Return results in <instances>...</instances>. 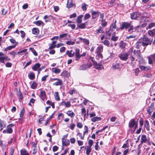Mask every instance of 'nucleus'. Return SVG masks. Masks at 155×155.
<instances>
[{
  "label": "nucleus",
  "mask_w": 155,
  "mask_h": 155,
  "mask_svg": "<svg viewBox=\"0 0 155 155\" xmlns=\"http://www.w3.org/2000/svg\"><path fill=\"white\" fill-rule=\"evenodd\" d=\"M129 54L126 52H123L118 55V57L122 61H126L128 58Z\"/></svg>",
  "instance_id": "7ed1b4c3"
},
{
  "label": "nucleus",
  "mask_w": 155,
  "mask_h": 155,
  "mask_svg": "<svg viewBox=\"0 0 155 155\" xmlns=\"http://www.w3.org/2000/svg\"><path fill=\"white\" fill-rule=\"evenodd\" d=\"M147 18H148L147 17L144 16V15H143L140 19V21L141 22H144V26L146 25L147 22L148 21V20L147 19Z\"/></svg>",
  "instance_id": "f8f14e48"
},
{
  "label": "nucleus",
  "mask_w": 155,
  "mask_h": 155,
  "mask_svg": "<svg viewBox=\"0 0 155 155\" xmlns=\"http://www.w3.org/2000/svg\"><path fill=\"white\" fill-rule=\"evenodd\" d=\"M97 55L96 56V58L98 59H99L100 58H103V56L101 53H97Z\"/></svg>",
  "instance_id": "3c124183"
},
{
  "label": "nucleus",
  "mask_w": 155,
  "mask_h": 155,
  "mask_svg": "<svg viewBox=\"0 0 155 155\" xmlns=\"http://www.w3.org/2000/svg\"><path fill=\"white\" fill-rule=\"evenodd\" d=\"M74 5L72 3V0H68L67 3V7L68 8H70L73 6Z\"/></svg>",
  "instance_id": "412c9836"
},
{
  "label": "nucleus",
  "mask_w": 155,
  "mask_h": 155,
  "mask_svg": "<svg viewBox=\"0 0 155 155\" xmlns=\"http://www.w3.org/2000/svg\"><path fill=\"white\" fill-rule=\"evenodd\" d=\"M75 42L74 41H68L66 42V44L68 45H73L74 44Z\"/></svg>",
  "instance_id": "680f3d73"
},
{
  "label": "nucleus",
  "mask_w": 155,
  "mask_h": 155,
  "mask_svg": "<svg viewBox=\"0 0 155 155\" xmlns=\"http://www.w3.org/2000/svg\"><path fill=\"white\" fill-rule=\"evenodd\" d=\"M83 16V15H81L77 17L76 19V22L78 24H79L81 23L82 20V18Z\"/></svg>",
  "instance_id": "2eb2a0df"
},
{
  "label": "nucleus",
  "mask_w": 155,
  "mask_h": 155,
  "mask_svg": "<svg viewBox=\"0 0 155 155\" xmlns=\"http://www.w3.org/2000/svg\"><path fill=\"white\" fill-rule=\"evenodd\" d=\"M86 111L85 107L81 109V114H83L84 117H85L86 115Z\"/></svg>",
  "instance_id": "5fc2aeb1"
},
{
  "label": "nucleus",
  "mask_w": 155,
  "mask_h": 155,
  "mask_svg": "<svg viewBox=\"0 0 155 155\" xmlns=\"http://www.w3.org/2000/svg\"><path fill=\"white\" fill-rule=\"evenodd\" d=\"M129 147V144L128 143V140L125 141V143H124L122 147V148H128Z\"/></svg>",
  "instance_id": "79ce46f5"
},
{
  "label": "nucleus",
  "mask_w": 155,
  "mask_h": 155,
  "mask_svg": "<svg viewBox=\"0 0 155 155\" xmlns=\"http://www.w3.org/2000/svg\"><path fill=\"white\" fill-rule=\"evenodd\" d=\"M142 46L141 43H138V41H137L136 44V48L137 49H139Z\"/></svg>",
  "instance_id": "4d7b16f0"
},
{
  "label": "nucleus",
  "mask_w": 155,
  "mask_h": 155,
  "mask_svg": "<svg viewBox=\"0 0 155 155\" xmlns=\"http://www.w3.org/2000/svg\"><path fill=\"white\" fill-rule=\"evenodd\" d=\"M32 31L33 34L37 35L39 33V31L38 28H34L32 29Z\"/></svg>",
  "instance_id": "cd10ccee"
},
{
  "label": "nucleus",
  "mask_w": 155,
  "mask_h": 155,
  "mask_svg": "<svg viewBox=\"0 0 155 155\" xmlns=\"http://www.w3.org/2000/svg\"><path fill=\"white\" fill-rule=\"evenodd\" d=\"M25 112V110L24 108H23L21 110L20 114V117L21 118L23 117Z\"/></svg>",
  "instance_id": "09e8293b"
},
{
  "label": "nucleus",
  "mask_w": 155,
  "mask_h": 155,
  "mask_svg": "<svg viewBox=\"0 0 155 155\" xmlns=\"http://www.w3.org/2000/svg\"><path fill=\"white\" fill-rule=\"evenodd\" d=\"M152 42V40H150L148 38L143 37L141 38L138 40V43H141L142 46L144 47V50L148 45H151Z\"/></svg>",
  "instance_id": "f257e3e1"
},
{
  "label": "nucleus",
  "mask_w": 155,
  "mask_h": 155,
  "mask_svg": "<svg viewBox=\"0 0 155 155\" xmlns=\"http://www.w3.org/2000/svg\"><path fill=\"white\" fill-rule=\"evenodd\" d=\"M18 43H16L15 45H13L8 46L6 48V49H8V50H11L12 48H15L16 46L18 45Z\"/></svg>",
  "instance_id": "ea45409f"
},
{
  "label": "nucleus",
  "mask_w": 155,
  "mask_h": 155,
  "mask_svg": "<svg viewBox=\"0 0 155 155\" xmlns=\"http://www.w3.org/2000/svg\"><path fill=\"white\" fill-rule=\"evenodd\" d=\"M54 97L56 100L57 101L60 100V98L58 92H55L54 94Z\"/></svg>",
  "instance_id": "a19ab883"
},
{
  "label": "nucleus",
  "mask_w": 155,
  "mask_h": 155,
  "mask_svg": "<svg viewBox=\"0 0 155 155\" xmlns=\"http://www.w3.org/2000/svg\"><path fill=\"white\" fill-rule=\"evenodd\" d=\"M66 54H67L68 57H74V52H72V50H71L70 51L68 50L66 51Z\"/></svg>",
  "instance_id": "393cba45"
},
{
  "label": "nucleus",
  "mask_w": 155,
  "mask_h": 155,
  "mask_svg": "<svg viewBox=\"0 0 155 155\" xmlns=\"http://www.w3.org/2000/svg\"><path fill=\"white\" fill-rule=\"evenodd\" d=\"M115 32H114L112 35L111 40L113 41H117L118 38V36L115 37Z\"/></svg>",
  "instance_id": "4c0bfd02"
},
{
  "label": "nucleus",
  "mask_w": 155,
  "mask_h": 155,
  "mask_svg": "<svg viewBox=\"0 0 155 155\" xmlns=\"http://www.w3.org/2000/svg\"><path fill=\"white\" fill-rule=\"evenodd\" d=\"M102 28L101 27H100L98 30H97V33H99L102 32Z\"/></svg>",
  "instance_id": "774afa93"
},
{
  "label": "nucleus",
  "mask_w": 155,
  "mask_h": 155,
  "mask_svg": "<svg viewBox=\"0 0 155 155\" xmlns=\"http://www.w3.org/2000/svg\"><path fill=\"white\" fill-rule=\"evenodd\" d=\"M52 71L56 74H58L60 73L61 71V70L60 69L57 68H53Z\"/></svg>",
  "instance_id": "58836bf2"
},
{
  "label": "nucleus",
  "mask_w": 155,
  "mask_h": 155,
  "mask_svg": "<svg viewBox=\"0 0 155 155\" xmlns=\"http://www.w3.org/2000/svg\"><path fill=\"white\" fill-rule=\"evenodd\" d=\"M20 33H21V37L22 38H24L25 35V32L23 31H20Z\"/></svg>",
  "instance_id": "052dcab7"
},
{
  "label": "nucleus",
  "mask_w": 155,
  "mask_h": 155,
  "mask_svg": "<svg viewBox=\"0 0 155 155\" xmlns=\"http://www.w3.org/2000/svg\"><path fill=\"white\" fill-rule=\"evenodd\" d=\"M120 47L121 49L124 48L125 47V44L124 43L123 41L121 42L120 45Z\"/></svg>",
  "instance_id": "603ef678"
},
{
  "label": "nucleus",
  "mask_w": 155,
  "mask_h": 155,
  "mask_svg": "<svg viewBox=\"0 0 155 155\" xmlns=\"http://www.w3.org/2000/svg\"><path fill=\"white\" fill-rule=\"evenodd\" d=\"M63 84V82L61 80L59 79L55 82L53 83V85L56 86L61 85Z\"/></svg>",
  "instance_id": "aec40b11"
},
{
  "label": "nucleus",
  "mask_w": 155,
  "mask_h": 155,
  "mask_svg": "<svg viewBox=\"0 0 155 155\" xmlns=\"http://www.w3.org/2000/svg\"><path fill=\"white\" fill-rule=\"evenodd\" d=\"M133 53L137 57L138 59L141 58H142L140 50H134L133 51Z\"/></svg>",
  "instance_id": "9b49d317"
},
{
  "label": "nucleus",
  "mask_w": 155,
  "mask_h": 155,
  "mask_svg": "<svg viewBox=\"0 0 155 155\" xmlns=\"http://www.w3.org/2000/svg\"><path fill=\"white\" fill-rule=\"evenodd\" d=\"M62 145L63 146H67L70 144L69 140L62 138Z\"/></svg>",
  "instance_id": "4468645a"
},
{
  "label": "nucleus",
  "mask_w": 155,
  "mask_h": 155,
  "mask_svg": "<svg viewBox=\"0 0 155 155\" xmlns=\"http://www.w3.org/2000/svg\"><path fill=\"white\" fill-rule=\"evenodd\" d=\"M91 16L88 13H86L84 16V20H86L89 18Z\"/></svg>",
  "instance_id": "8fccbe9b"
},
{
  "label": "nucleus",
  "mask_w": 155,
  "mask_h": 155,
  "mask_svg": "<svg viewBox=\"0 0 155 155\" xmlns=\"http://www.w3.org/2000/svg\"><path fill=\"white\" fill-rule=\"evenodd\" d=\"M32 49L31 51L34 54L35 56H37L38 55V54L36 51L33 48H30V49Z\"/></svg>",
  "instance_id": "6e6d98bb"
},
{
  "label": "nucleus",
  "mask_w": 155,
  "mask_h": 155,
  "mask_svg": "<svg viewBox=\"0 0 155 155\" xmlns=\"http://www.w3.org/2000/svg\"><path fill=\"white\" fill-rule=\"evenodd\" d=\"M115 0H111L108 3V5L109 7H112L115 5Z\"/></svg>",
  "instance_id": "e433bc0d"
},
{
  "label": "nucleus",
  "mask_w": 155,
  "mask_h": 155,
  "mask_svg": "<svg viewBox=\"0 0 155 155\" xmlns=\"http://www.w3.org/2000/svg\"><path fill=\"white\" fill-rule=\"evenodd\" d=\"M101 120V118L100 117H94L91 118V120L93 122H96L98 121Z\"/></svg>",
  "instance_id": "c9c22d12"
},
{
  "label": "nucleus",
  "mask_w": 155,
  "mask_h": 155,
  "mask_svg": "<svg viewBox=\"0 0 155 155\" xmlns=\"http://www.w3.org/2000/svg\"><path fill=\"white\" fill-rule=\"evenodd\" d=\"M75 126V125L73 123H71L70 124V127H69V128L73 130H74Z\"/></svg>",
  "instance_id": "69168bd1"
},
{
  "label": "nucleus",
  "mask_w": 155,
  "mask_h": 155,
  "mask_svg": "<svg viewBox=\"0 0 155 155\" xmlns=\"http://www.w3.org/2000/svg\"><path fill=\"white\" fill-rule=\"evenodd\" d=\"M141 15V13L138 12H135L131 15L130 17L132 19H136Z\"/></svg>",
  "instance_id": "39448f33"
},
{
  "label": "nucleus",
  "mask_w": 155,
  "mask_h": 155,
  "mask_svg": "<svg viewBox=\"0 0 155 155\" xmlns=\"http://www.w3.org/2000/svg\"><path fill=\"white\" fill-rule=\"evenodd\" d=\"M40 97L41 99L44 101L46 97V93L44 91H41L40 92Z\"/></svg>",
  "instance_id": "f3484780"
},
{
  "label": "nucleus",
  "mask_w": 155,
  "mask_h": 155,
  "mask_svg": "<svg viewBox=\"0 0 155 155\" xmlns=\"http://www.w3.org/2000/svg\"><path fill=\"white\" fill-rule=\"evenodd\" d=\"M147 141V138L146 136L145 135H143L141 136V143H146Z\"/></svg>",
  "instance_id": "b1692460"
},
{
  "label": "nucleus",
  "mask_w": 155,
  "mask_h": 155,
  "mask_svg": "<svg viewBox=\"0 0 155 155\" xmlns=\"http://www.w3.org/2000/svg\"><path fill=\"white\" fill-rule=\"evenodd\" d=\"M20 153L21 155H29V153L24 149H22L20 150Z\"/></svg>",
  "instance_id": "c85d7f7f"
},
{
  "label": "nucleus",
  "mask_w": 155,
  "mask_h": 155,
  "mask_svg": "<svg viewBox=\"0 0 155 155\" xmlns=\"http://www.w3.org/2000/svg\"><path fill=\"white\" fill-rule=\"evenodd\" d=\"M130 25L131 24L130 23L123 22L122 23L121 26L120 28V29L121 30H123L125 28L126 30H127V29L130 26Z\"/></svg>",
  "instance_id": "20e7f679"
},
{
  "label": "nucleus",
  "mask_w": 155,
  "mask_h": 155,
  "mask_svg": "<svg viewBox=\"0 0 155 155\" xmlns=\"http://www.w3.org/2000/svg\"><path fill=\"white\" fill-rule=\"evenodd\" d=\"M155 26V23H151L149 25L148 28H151L152 27Z\"/></svg>",
  "instance_id": "0e129e2a"
},
{
  "label": "nucleus",
  "mask_w": 155,
  "mask_h": 155,
  "mask_svg": "<svg viewBox=\"0 0 155 155\" xmlns=\"http://www.w3.org/2000/svg\"><path fill=\"white\" fill-rule=\"evenodd\" d=\"M77 126L78 128H81L83 127V124L81 122H77Z\"/></svg>",
  "instance_id": "e2e57ef3"
},
{
  "label": "nucleus",
  "mask_w": 155,
  "mask_h": 155,
  "mask_svg": "<svg viewBox=\"0 0 155 155\" xmlns=\"http://www.w3.org/2000/svg\"><path fill=\"white\" fill-rule=\"evenodd\" d=\"M112 68L114 69H119L120 68V64L118 63H113Z\"/></svg>",
  "instance_id": "6ab92c4d"
},
{
  "label": "nucleus",
  "mask_w": 155,
  "mask_h": 155,
  "mask_svg": "<svg viewBox=\"0 0 155 155\" xmlns=\"http://www.w3.org/2000/svg\"><path fill=\"white\" fill-rule=\"evenodd\" d=\"M28 77L30 79L33 80L35 78V74L33 72H31L28 74Z\"/></svg>",
  "instance_id": "7c9ffc66"
},
{
  "label": "nucleus",
  "mask_w": 155,
  "mask_h": 155,
  "mask_svg": "<svg viewBox=\"0 0 155 155\" xmlns=\"http://www.w3.org/2000/svg\"><path fill=\"white\" fill-rule=\"evenodd\" d=\"M37 87V84L35 81H33L32 84L31 85V87L33 89H35Z\"/></svg>",
  "instance_id": "49530a36"
},
{
  "label": "nucleus",
  "mask_w": 155,
  "mask_h": 155,
  "mask_svg": "<svg viewBox=\"0 0 155 155\" xmlns=\"http://www.w3.org/2000/svg\"><path fill=\"white\" fill-rule=\"evenodd\" d=\"M88 143L89 144V145L87 146V147H91L93 144V141L92 140H90L88 141Z\"/></svg>",
  "instance_id": "864d4df0"
},
{
  "label": "nucleus",
  "mask_w": 155,
  "mask_h": 155,
  "mask_svg": "<svg viewBox=\"0 0 155 155\" xmlns=\"http://www.w3.org/2000/svg\"><path fill=\"white\" fill-rule=\"evenodd\" d=\"M148 62L150 64H151L153 63V61H154L155 60V54H153L149 57H148Z\"/></svg>",
  "instance_id": "1a4fd4ad"
},
{
  "label": "nucleus",
  "mask_w": 155,
  "mask_h": 155,
  "mask_svg": "<svg viewBox=\"0 0 155 155\" xmlns=\"http://www.w3.org/2000/svg\"><path fill=\"white\" fill-rule=\"evenodd\" d=\"M14 126V124H11L8 125L7 127L6 130H4L3 131V133L4 134H11L13 132L12 128Z\"/></svg>",
  "instance_id": "f03ea898"
},
{
  "label": "nucleus",
  "mask_w": 155,
  "mask_h": 155,
  "mask_svg": "<svg viewBox=\"0 0 155 155\" xmlns=\"http://www.w3.org/2000/svg\"><path fill=\"white\" fill-rule=\"evenodd\" d=\"M41 21L39 20L33 22V23L37 25L40 26L41 25Z\"/></svg>",
  "instance_id": "13d9d810"
},
{
  "label": "nucleus",
  "mask_w": 155,
  "mask_h": 155,
  "mask_svg": "<svg viewBox=\"0 0 155 155\" xmlns=\"http://www.w3.org/2000/svg\"><path fill=\"white\" fill-rule=\"evenodd\" d=\"M144 127H146V130L149 131L150 130V125L149 121L146 120L145 121Z\"/></svg>",
  "instance_id": "c756f323"
},
{
  "label": "nucleus",
  "mask_w": 155,
  "mask_h": 155,
  "mask_svg": "<svg viewBox=\"0 0 155 155\" xmlns=\"http://www.w3.org/2000/svg\"><path fill=\"white\" fill-rule=\"evenodd\" d=\"M27 49H24L23 50H21L20 51H19L17 52L18 54H20L22 53H25L26 52Z\"/></svg>",
  "instance_id": "bf43d9fd"
},
{
  "label": "nucleus",
  "mask_w": 155,
  "mask_h": 155,
  "mask_svg": "<svg viewBox=\"0 0 155 155\" xmlns=\"http://www.w3.org/2000/svg\"><path fill=\"white\" fill-rule=\"evenodd\" d=\"M154 104H151L150 106H149L147 109V112H148L149 115H150L154 109Z\"/></svg>",
  "instance_id": "dca6fc26"
},
{
  "label": "nucleus",
  "mask_w": 155,
  "mask_h": 155,
  "mask_svg": "<svg viewBox=\"0 0 155 155\" xmlns=\"http://www.w3.org/2000/svg\"><path fill=\"white\" fill-rule=\"evenodd\" d=\"M91 151V147H87L86 151V153L87 155H89Z\"/></svg>",
  "instance_id": "de8ad7c7"
},
{
  "label": "nucleus",
  "mask_w": 155,
  "mask_h": 155,
  "mask_svg": "<svg viewBox=\"0 0 155 155\" xmlns=\"http://www.w3.org/2000/svg\"><path fill=\"white\" fill-rule=\"evenodd\" d=\"M75 57L76 60L78 61L81 57L80 54V50L78 48H76L75 50Z\"/></svg>",
  "instance_id": "6e6552de"
},
{
  "label": "nucleus",
  "mask_w": 155,
  "mask_h": 155,
  "mask_svg": "<svg viewBox=\"0 0 155 155\" xmlns=\"http://www.w3.org/2000/svg\"><path fill=\"white\" fill-rule=\"evenodd\" d=\"M92 18L93 19H97L100 12L98 11H91Z\"/></svg>",
  "instance_id": "0eeeda50"
},
{
  "label": "nucleus",
  "mask_w": 155,
  "mask_h": 155,
  "mask_svg": "<svg viewBox=\"0 0 155 155\" xmlns=\"http://www.w3.org/2000/svg\"><path fill=\"white\" fill-rule=\"evenodd\" d=\"M6 126V124L5 121L0 119V130L1 131Z\"/></svg>",
  "instance_id": "9d476101"
},
{
  "label": "nucleus",
  "mask_w": 155,
  "mask_h": 155,
  "mask_svg": "<svg viewBox=\"0 0 155 155\" xmlns=\"http://www.w3.org/2000/svg\"><path fill=\"white\" fill-rule=\"evenodd\" d=\"M116 21H115V22L112 24V25L110 27L109 29L113 31V29L116 28Z\"/></svg>",
  "instance_id": "37998d69"
},
{
  "label": "nucleus",
  "mask_w": 155,
  "mask_h": 155,
  "mask_svg": "<svg viewBox=\"0 0 155 155\" xmlns=\"http://www.w3.org/2000/svg\"><path fill=\"white\" fill-rule=\"evenodd\" d=\"M103 50V47L102 46L98 47L96 49L97 53H100L102 52Z\"/></svg>",
  "instance_id": "72a5a7b5"
},
{
  "label": "nucleus",
  "mask_w": 155,
  "mask_h": 155,
  "mask_svg": "<svg viewBox=\"0 0 155 155\" xmlns=\"http://www.w3.org/2000/svg\"><path fill=\"white\" fill-rule=\"evenodd\" d=\"M66 114L71 117H73L75 116V114L73 112L70 110L68 111Z\"/></svg>",
  "instance_id": "473e14b6"
},
{
  "label": "nucleus",
  "mask_w": 155,
  "mask_h": 155,
  "mask_svg": "<svg viewBox=\"0 0 155 155\" xmlns=\"http://www.w3.org/2000/svg\"><path fill=\"white\" fill-rule=\"evenodd\" d=\"M149 35L151 37H153L155 35V29H153L152 30H149L148 33Z\"/></svg>",
  "instance_id": "2f4dec72"
},
{
  "label": "nucleus",
  "mask_w": 155,
  "mask_h": 155,
  "mask_svg": "<svg viewBox=\"0 0 155 155\" xmlns=\"http://www.w3.org/2000/svg\"><path fill=\"white\" fill-rule=\"evenodd\" d=\"M102 43H103V44L108 47H109L110 45V42L109 41L107 40H104V41H102Z\"/></svg>",
  "instance_id": "a18cd8bd"
},
{
  "label": "nucleus",
  "mask_w": 155,
  "mask_h": 155,
  "mask_svg": "<svg viewBox=\"0 0 155 155\" xmlns=\"http://www.w3.org/2000/svg\"><path fill=\"white\" fill-rule=\"evenodd\" d=\"M137 123L134 119H131L129 122V127L130 128H133Z\"/></svg>",
  "instance_id": "ddd939ff"
},
{
  "label": "nucleus",
  "mask_w": 155,
  "mask_h": 155,
  "mask_svg": "<svg viewBox=\"0 0 155 155\" xmlns=\"http://www.w3.org/2000/svg\"><path fill=\"white\" fill-rule=\"evenodd\" d=\"M18 98L20 101H22L23 99V96L20 90L19 89V92L18 93Z\"/></svg>",
  "instance_id": "f704fd0d"
},
{
  "label": "nucleus",
  "mask_w": 155,
  "mask_h": 155,
  "mask_svg": "<svg viewBox=\"0 0 155 155\" xmlns=\"http://www.w3.org/2000/svg\"><path fill=\"white\" fill-rule=\"evenodd\" d=\"M58 149V147L57 146H54L52 148L53 151L54 152L57 151Z\"/></svg>",
  "instance_id": "338daca9"
},
{
  "label": "nucleus",
  "mask_w": 155,
  "mask_h": 155,
  "mask_svg": "<svg viewBox=\"0 0 155 155\" xmlns=\"http://www.w3.org/2000/svg\"><path fill=\"white\" fill-rule=\"evenodd\" d=\"M87 5L85 3H83L82 4L81 8L83 11H85L87 10L86 6Z\"/></svg>",
  "instance_id": "c03bdc74"
},
{
  "label": "nucleus",
  "mask_w": 155,
  "mask_h": 155,
  "mask_svg": "<svg viewBox=\"0 0 155 155\" xmlns=\"http://www.w3.org/2000/svg\"><path fill=\"white\" fill-rule=\"evenodd\" d=\"M87 24V22H85L84 23H83L81 24L80 25H79L78 24L77 25L78 26V28H81V29H84L85 28H86V25Z\"/></svg>",
  "instance_id": "a878e982"
},
{
  "label": "nucleus",
  "mask_w": 155,
  "mask_h": 155,
  "mask_svg": "<svg viewBox=\"0 0 155 155\" xmlns=\"http://www.w3.org/2000/svg\"><path fill=\"white\" fill-rule=\"evenodd\" d=\"M91 66V64H85L81 66L79 68L80 70H85L90 68Z\"/></svg>",
  "instance_id": "423d86ee"
},
{
  "label": "nucleus",
  "mask_w": 155,
  "mask_h": 155,
  "mask_svg": "<svg viewBox=\"0 0 155 155\" xmlns=\"http://www.w3.org/2000/svg\"><path fill=\"white\" fill-rule=\"evenodd\" d=\"M79 40L82 41L86 45H88L89 44V41L85 38H83L81 37L79 38Z\"/></svg>",
  "instance_id": "bb28decb"
},
{
  "label": "nucleus",
  "mask_w": 155,
  "mask_h": 155,
  "mask_svg": "<svg viewBox=\"0 0 155 155\" xmlns=\"http://www.w3.org/2000/svg\"><path fill=\"white\" fill-rule=\"evenodd\" d=\"M134 28L133 25H130V26H129V28L127 29V31L128 33L129 34H131L134 31Z\"/></svg>",
  "instance_id": "4be33fe9"
},
{
  "label": "nucleus",
  "mask_w": 155,
  "mask_h": 155,
  "mask_svg": "<svg viewBox=\"0 0 155 155\" xmlns=\"http://www.w3.org/2000/svg\"><path fill=\"white\" fill-rule=\"evenodd\" d=\"M41 64L39 63H37L35 64L32 67V68L34 71H36L40 67Z\"/></svg>",
  "instance_id": "5701e85b"
},
{
  "label": "nucleus",
  "mask_w": 155,
  "mask_h": 155,
  "mask_svg": "<svg viewBox=\"0 0 155 155\" xmlns=\"http://www.w3.org/2000/svg\"><path fill=\"white\" fill-rule=\"evenodd\" d=\"M141 70L143 71H147L151 70V68L150 66H144L142 65H140L139 67Z\"/></svg>",
  "instance_id": "a211bd4d"
}]
</instances>
